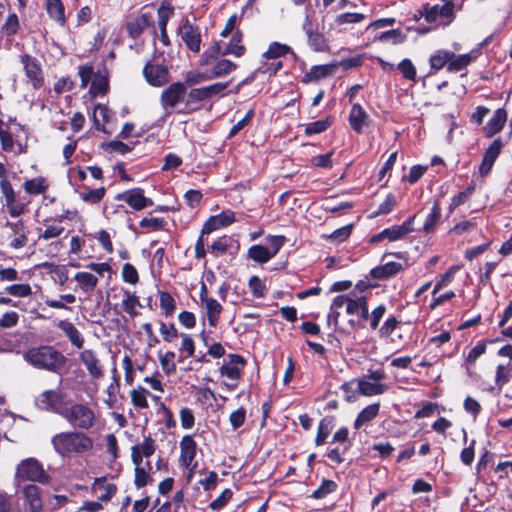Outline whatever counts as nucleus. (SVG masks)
<instances>
[{
	"instance_id": "nucleus-1",
	"label": "nucleus",
	"mask_w": 512,
	"mask_h": 512,
	"mask_svg": "<svg viewBox=\"0 0 512 512\" xmlns=\"http://www.w3.org/2000/svg\"><path fill=\"white\" fill-rule=\"evenodd\" d=\"M24 360L34 368L60 374L67 358L51 345L30 347L24 352Z\"/></svg>"
},
{
	"instance_id": "nucleus-2",
	"label": "nucleus",
	"mask_w": 512,
	"mask_h": 512,
	"mask_svg": "<svg viewBox=\"0 0 512 512\" xmlns=\"http://www.w3.org/2000/svg\"><path fill=\"white\" fill-rule=\"evenodd\" d=\"M54 450L63 457L83 454L93 448V440L83 432H61L52 437Z\"/></svg>"
},
{
	"instance_id": "nucleus-3",
	"label": "nucleus",
	"mask_w": 512,
	"mask_h": 512,
	"mask_svg": "<svg viewBox=\"0 0 512 512\" xmlns=\"http://www.w3.org/2000/svg\"><path fill=\"white\" fill-rule=\"evenodd\" d=\"M155 452L154 440L146 437L141 444L132 447V461L135 465L134 484L137 488H142L152 483V466L149 460L143 461V457L148 458Z\"/></svg>"
},
{
	"instance_id": "nucleus-4",
	"label": "nucleus",
	"mask_w": 512,
	"mask_h": 512,
	"mask_svg": "<svg viewBox=\"0 0 512 512\" xmlns=\"http://www.w3.org/2000/svg\"><path fill=\"white\" fill-rule=\"evenodd\" d=\"M221 53L220 45L216 42L200 57L199 65L207 68L211 80L224 77L238 67L236 63L220 57Z\"/></svg>"
},
{
	"instance_id": "nucleus-5",
	"label": "nucleus",
	"mask_w": 512,
	"mask_h": 512,
	"mask_svg": "<svg viewBox=\"0 0 512 512\" xmlns=\"http://www.w3.org/2000/svg\"><path fill=\"white\" fill-rule=\"evenodd\" d=\"M17 482L30 481L40 484H49L51 476L45 471L42 463L36 458H26L17 465L15 471Z\"/></svg>"
},
{
	"instance_id": "nucleus-6",
	"label": "nucleus",
	"mask_w": 512,
	"mask_h": 512,
	"mask_svg": "<svg viewBox=\"0 0 512 512\" xmlns=\"http://www.w3.org/2000/svg\"><path fill=\"white\" fill-rule=\"evenodd\" d=\"M61 415L73 427L88 430L94 425L95 414L84 404H73L62 410Z\"/></svg>"
},
{
	"instance_id": "nucleus-7",
	"label": "nucleus",
	"mask_w": 512,
	"mask_h": 512,
	"mask_svg": "<svg viewBox=\"0 0 512 512\" xmlns=\"http://www.w3.org/2000/svg\"><path fill=\"white\" fill-rule=\"evenodd\" d=\"M0 191L5 199V205L11 217H19L30 204V199L26 196L17 197L8 179L0 180Z\"/></svg>"
},
{
	"instance_id": "nucleus-8",
	"label": "nucleus",
	"mask_w": 512,
	"mask_h": 512,
	"mask_svg": "<svg viewBox=\"0 0 512 512\" xmlns=\"http://www.w3.org/2000/svg\"><path fill=\"white\" fill-rule=\"evenodd\" d=\"M0 191L5 199V205L11 217H19L30 204V199L26 196L17 197L8 179L0 180Z\"/></svg>"
},
{
	"instance_id": "nucleus-9",
	"label": "nucleus",
	"mask_w": 512,
	"mask_h": 512,
	"mask_svg": "<svg viewBox=\"0 0 512 512\" xmlns=\"http://www.w3.org/2000/svg\"><path fill=\"white\" fill-rule=\"evenodd\" d=\"M346 313L348 315H356L357 320H349V325L352 329H359L364 327V322L369 318V310L367 297L363 294H358L355 290L350 291V298L347 303Z\"/></svg>"
},
{
	"instance_id": "nucleus-10",
	"label": "nucleus",
	"mask_w": 512,
	"mask_h": 512,
	"mask_svg": "<svg viewBox=\"0 0 512 512\" xmlns=\"http://www.w3.org/2000/svg\"><path fill=\"white\" fill-rule=\"evenodd\" d=\"M267 240L269 241L270 247L253 245L248 249L247 255L249 259L259 264L267 263L269 260L276 256L281 247L284 245L286 239L282 235H276L269 236Z\"/></svg>"
},
{
	"instance_id": "nucleus-11",
	"label": "nucleus",
	"mask_w": 512,
	"mask_h": 512,
	"mask_svg": "<svg viewBox=\"0 0 512 512\" xmlns=\"http://www.w3.org/2000/svg\"><path fill=\"white\" fill-rule=\"evenodd\" d=\"M20 63L23 66L27 82L31 84L34 90H39L45 83V75L40 61L28 54L20 55Z\"/></svg>"
},
{
	"instance_id": "nucleus-12",
	"label": "nucleus",
	"mask_w": 512,
	"mask_h": 512,
	"mask_svg": "<svg viewBox=\"0 0 512 512\" xmlns=\"http://www.w3.org/2000/svg\"><path fill=\"white\" fill-rule=\"evenodd\" d=\"M303 30L308 37L309 45L315 51H325L327 49V42L324 35L317 31L314 19V11L306 8V17L303 22Z\"/></svg>"
},
{
	"instance_id": "nucleus-13",
	"label": "nucleus",
	"mask_w": 512,
	"mask_h": 512,
	"mask_svg": "<svg viewBox=\"0 0 512 512\" xmlns=\"http://www.w3.org/2000/svg\"><path fill=\"white\" fill-rule=\"evenodd\" d=\"M186 94V87L181 82H174L164 89L160 96V103L162 108L167 112L171 113L177 104L184 100Z\"/></svg>"
},
{
	"instance_id": "nucleus-14",
	"label": "nucleus",
	"mask_w": 512,
	"mask_h": 512,
	"mask_svg": "<svg viewBox=\"0 0 512 512\" xmlns=\"http://www.w3.org/2000/svg\"><path fill=\"white\" fill-rule=\"evenodd\" d=\"M146 81L155 87L164 86L169 82L170 74L167 66L155 61L148 62L143 68Z\"/></svg>"
},
{
	"instance_id": "nucleus-15",
	"label": "nucleus",
	"mask_w": 512,
	"mask_h": 512,
	"mask_svg": "<svg viewBox=\"0 0 512 512\" xmlns=\"http://www.w3.org/2000/svg\"><path fill=\"white\" fill-rule=\"evenodd\" d=\"M5 226L11 231L9 247L18 250L27 245L29 229L22 219H18L15 222L7 221Z\"/></svg>"
},
{
	"instance_id": "nucleus-16",
	"label": "nucleus",
	"mask_w": 512,
	"mask_h": 512,
	"mask_svg": "<svg viewBox=\"0 0 512 512\" xmlns=\"http://www.w3.org/2000/svg\"><path fill=\"white\" fill-rule=\"evenodd\" d=\"M35 405L40 410L52 411L61 415L63 395L56 390H46L35 399Z\"/></svg>"
},
{
	"instance_id": "nucleus-17",
	"label": "nucleus",
	"mask_w": 512,
	"mask_h": 512,
	"mask_svg": "<svg viewBox=\"0 0 512 512\" xmlns=\"http://www.w3.org/2000/svg\"><path fill=\"white\" fill-rule=\"evenodd\" d=\"M197 453V443L190 435H185L180 441L179 463L182 467L193 470L197 463L195 457Z\"/></svg>"
},
{
	"instance_id": "nucleus-18",
	"label": "nucleus",
	"mask_w": 512,
	"mask_h": 512,
	"mask_svg": "<svg viewBox=\"0 0 512 512\" xmlns=\"http://www.w3.org/2000/svg\"><path fill=\"white\" fill-rule=\"evenodd\" d=\"M178 33L189 50L195 53L200 51L201 34L198 27L192 25L188 20H186L179 27Z\"/></svg>"
},
{
	"instance_id": "nucleus-19",
	"label": "nucleus",
	"mask_w": 512,
	"mask_h": 512,
	"mask_svg": "<svg viewBox=\"0 0 512 512\" xmlns=\"http://www.w3.org/2000/svg\"><path fill=\"white\" fill-rule=\"evenodd\" d=\"M444 4L442 6L434 5L429 6L426 5V21L428 23H434L439 18H448V21L444 23V25H448L453 17H454V4L451 0H443Z\"/></svg>"
},
{
	"instance_id": "nucleus-20",
	"label": "nucleus",
	"mask_w": 512,
	"mask_h": 512,
	"mask_svg": "<svg viewBox=\"0 0 512 512\" xmlns=\"http://www.w3.org/2000/svg\"><path fill=\"white\" fill-rule=\"evenodd\" d=\"M229 362L223 364L219 368V372L222 376H225L231 380H238L241 377L242 370L246 364L245 359L238 354H230L228 356Z\"/></svg>"
},
{
	"instance_id": "nucleus-21",
	"label": "nucleus",
	"mask_w": 512,
	"mask_h": 512,
	"mask_svg": "<svg viewBox=\"0 0 512 512\" xmlns=\"http://www.w3.org/2000/svg\"><path fill=\"white\" fill-rule=\"evenodd\" d=\"M502 147V141L497 138L486 149L479 167V173L481 176H487L490 173L497 157L501 152Z\"/></svg>"
},
{
	"instance_id": "nucleus-22",
	"label": "nucleus",
	"mask_w": 512,
	"mask_h": 512,
	"mask_svg": "<svg viewBox=\"0 0 512 512\" xmlns=\"http://www.w3.org/2000/svg\"><path fill=\"white\" fill-rule=\"evenodd\" d=\"M79 359L81 363L86 367L89 375L94 379H99L103 376L104 370L100 360L96 356L95 352L91 349L83 350Z\"/></svg>"
},
{
	"instance_id": "nucleus-23",
	"label": "nucleus",
	"mask_w": 512,
	"mask_h": 512,
	"mask_svg": "<svg viewBox=\"0 0 512 512\" xmlns=\"http://www.w3.org/2000/svg\"><path fill=\"white\" fill-rule=\"evenodd\" d=\"M22 494L30 512L42 511L43 501L40 487L35 484H27L23 487Z\"/></svg>"
},
{
	"instance_id": "nucleus-24",
	"label": "nucleus",
	"mask_w": 512,
	"mask_h": 512,
	"mask_svg": "<svg viewBox=\"0 0 512 512\" xmlns=\"http://www.w3.org/2000/svg\"><path fill=\"white\" fill-rule=\"evenodd\" d=\"M349 124L357 133L369 125V116L359 104H354L349 114Z\"/></svg>"
},
{
	"instance_id": "nucleus-25",
	"label": "nucleus",
	"mask_w": 512,
	"mask_h": 512,
	"mask_svg": "<svg viewBox=\"0 0 512 512\" xmlns=\"http://www.w3.org/2000/svg\"><path fill=\"white\" fill-rule=\"evenodd\" d=\"M44 7L48 16L53 21L58 23L61 27L66 25L65 6L62 0H44Z\"/></svg>"
},
{
	"instance_id": "nucleus-26",
	"label": "nucleus",
	"mask_w": 512,
	"mask_h": 512,
	"mask_svg": "<svg viewBox=\"0 0 512 512\" xmlns=\"http://www.w3.org/2000/svg\"><path fill=\"white\" fill-rule=\"evenodd\" d=\"M357 383V392L363 396L381 395L387 390V385L376 383L369 378H359L355 380Z\"/></svg>"
},
{
	"instance_id": "nucleus-27",
	"label": "nucleus",
	"mask_w": 512,
	"mask_h": 512,
	"mask_svg": "<svg viewBox=\"0 0 512 512\" xmlns=\"http://www.w3.org/2000/svg\"><path fill=\"white\" fill-rule=\"evenodd\" d=\"M109 90V79L107 73L100 70L96 72L89 87V94L92 98L104 96Z\"/></svg>"
},
{
	"instance_id": "nucleus-28",
	"label": "nucleus",
	"mask_w": 512,
	"mask_h": 512,
	"mask_svg": "<svg viewBox=\"0 0 512 512\" xmlns=\"http://www.w3.org/2000/svg\"><path fill=\"white\" fill-rule=\"evenodd\" d=\"M202 305L205 309L209 325L216 327L223 311L222 305L214 298L204 297H202Z\"/></svg>"
},
{
	"instance_id": "nucleus-29",
	"label": "nucleus",
	"mask_w": 512,
	"mask_h": 512,
	"mask_svg": "<svg viewBox=\"0 0 512 512\" xmlns=\"http://www.w3.org/2000/svg\"><path fill=\"white\" fill-rule=\"evenodd\" d=\"M57 326L62 332H64L73 346L77 349H81L83 347L84 338L72 322L69 320H60Z\"/></svg>"
},
{
	"instance_id": "nucleus-30",
	"label": "nucleus",
	"mask_w": 512,
	"mask_h": 512,
	"mask_svg": "<svg viewBox=\"0 0 512 512\" xmlns=\"http://www.w3.org/2000/svg\"><path fill=\"white\" fill-rule=\"evenodd\" d=\"M153 205V200L145 195L142 188L135 187L130 189V208L141 211Z\"/></svg>"
},
{
	"instance_id": "nucleus-31",
	"label": "nucleus",
	"mask_w": 512,
	"mask_h": 512,
	"mask_svg": "<svg viewBox=\"0 0 512 512\" xmlns=\"http://www.w3.org/2000/svg\"><path fill=\"white\" fill-rule=\"evenodd\" d=\"M92 490L97 493L98 491H102L100 495H98V500L102 502L109 501L116 493L117 488L112 483H107L106 477L96 478L92 485Z\"/></svg>"
},
{
	"instance_id": "nucleus-32",
	"label": "nucleus",
	"mask_w": 512,
	"mask_h": 512,
	"mask_svg": "<svg viewBox=\"0 0 512 512\" xmlns=\"http://www.w3.org/2000/svg\"><path fill=\"white\" fill-rule=\"evenodd\" d=\"M404 269L401 263L387 262L383 265L373 268L370 272L374 279H385L396 275Z\"/></svg>"
},
{
	"instance_id": "nucleus-33",
	"label": "nucleus",
	"mask_w": 512,
	"mask_h": 512,
	"mask_svg": "<svg viewBox=\"0 0 512 512\" xmlns=\"http://www.w3.org/2000/svg\"><path fill=\"white\" fill-rule=\"evenodd\" d=\"M414 217L411 219L405 221L403 224L398 226H392L390 228L384 229L382 231V235H385L386 239L389 241H396L407 234L411 233L413 231L412 222Z\"/></svg>"
},
{
	"instance_id": "nucleus-34",
	"label": "nucleus",
	"mask_w": 512,
	"mask_h": 512,
	"mask_svg": "<svg viewBox=\"0 0 512 512\" xmlns=\"http://www.w3.org/2000/svg\"><path fill=\"white\" fill-rule=\"evenodd\" d=\"M507 120V113L504 109H498L495 111L492 118L487 122L485 126L486 135L491 137L499 133Z\"/></svg>"
},
{
	"instance_id": "nucleus-35",
	"label": "nucleus",
	"mask_w": 512,
	"mask_h": 512,
	"mask_svg": "<svg viewBox=\"0 0 512 512\" xmlns=\"http://www.w3.org/2000/svg\"><path fill=\"white\" fill-rule=\"evenodd\" d=\"M243 34L241 31H236L233 33L229 43L227 44L224 51H222L221 55H233L236 57H241L245 54L246 48L242 44Z\"/></svg>"
},
{
	"instance_id": "nucleus-36",
	"label": "nucleus",
	"mask_w": 512,
	"mask_h": 512,
	"mask_svg": "<svg viewBox=\"0 0 512 512\" xmlns=\"http://www.w3.org/2000/svg\"><path fill=\"white\" fill-rule=\"evenodd\" d=\"M110 119V111L109 109L102 104H97L94 109L93 121L95 128L97 130L103 131L105 133H110L105 125L109 123Z\"/></svg>"
},
{
	"instance_id": "nucleus-37",
	"label": "nucleus",
	"mask_w": 512,
	"mask_h": 512,
	"mask_svg": "<svg viewBox=\"0 0 512 512\" xmlns=\"http://www.w3.org/2000/svg\"><path fill=\"white\" fill-rule=\"evenodd\" d=\"M379 403H374L366 406L357 416L354 422L355 429L361 428L366 423L373 420L379 413Z\"/></svg>"
},
{
	"instance_id": "nucleus-38",
	"label": "nucleus",
	"mask_w": 512,
	"mask_h": 512,
	"mask_svg": "<svg viewBox=\"0 0 512 512\" xmlns=\"http://www.w3.org/2000/svg\"><path fill=\"white\" fill-rule=\"evenodd\" d=\"M23 188L29 195H39L47 190L48 183L44 177H36L25 180Z\"/></svg>"
},
{
	"instance_id": "nucleus-39",
	"label": "nucleus",
	"mask_w": 512,
	"mask_h": 512,
	"mask_svg": "<svg viewBox=\"0 0 512 512\" xmlns=\"http://www.w3.org/2000/svg\"><path fill=\"white\" fill-rule=\"evenodd\" d=\"M52 220V218H46L43 220V225L45 226V229L43 231H41V229H38L39 239L50 240L59 237L63 233L64 227L62 225L49 224Z\"/></svg>"
},
{
	"instance_id": "nucleus-40",
	"label": "nucleus",
	"mask_w": 512,
	"mask_h": 512,
	"mask_svg": "<svg viewBox=\"0 0 512 512\" xmlns=\"http://www.w3.org/2000/svg\"><path fill=\"white\" fill-rule=\"evenodd\" d=\"M333 71V66L330 65H315L311 67L303 77V82H313L329 76Z\"/></svg>"
},
{
	"instance_id": "nucleus-41",
	"label": "nucleus",
	"mask_w": 512,
	"mask_h": 512,
	"mask_svg": "<svg viewBox=\"0 0 512 512\" xmlns=\"http://www.w3.org/2000/svg\"><path fill=\"white\" fill-rule=\"evenodd\" d=\"M512 378V365L510 363L507 364H499L496 368L495 372V384L499 391H501L502 387L507 384Z\"/></svg>"
},
{
	"instance_id": "nucleus-42",
	"label": "nucleus",
	"mask_w": 512,
	"mask_h": 512,
	"mask_svg": "<svg viewBox=\"0 0 512 512\" xmlns=\"http://www.w3.org/2000/svg\"><path fill=\"white\" fill-rule=\"evenodd\" d=\"M151 21V15L147 13H142L133 18V21L130 22V36H138L140 35L144 29H146Z\"/></svg>"
},
{
	"instance_id": "nucleus-43",
	"label": "nucleus",
	"mask_w": 512,
	"mask_h": 512,
	"mask_svg": "<svg viewBox=\"0 0 512 512\" xmlns=\"http://www.w3.org/2000/svg\"><path fill=\"white\" fill-rule=\"evenodd\" d=\"M289 52H291V48L288 45L279 42H272L269 45L268 50L263 53V58L266 60H276L287 55Z\"/></svg>"
},
{
	"instance_id": "nucleus-44",
	"label": "nucleus",
	"mask_w": 512,
	"mask_h": 512,
	"mask_svg": "<svg viewBox=\"0 0 512 512\" xmlns=\"http://www.w3.org/2000/svg\"><path fill=\"white\" fill-rule=\"evenodd\" d=\"M74 278L85 292L93 291L98 283L97 277L89 272H77Z\"/></svg>"
},
{
	"instance_id": "nucleus-45",
	"label": "nucleus",
	"mask_w": 512,
	"mask_h": 512,
	"mask_svg": "<svg viewBox=\"0 0 512 512\" xmlns=\"http://www.w3.org/2000/svg\"><path fill=\"white\" fill-rule=\"evenodd\" d=\"M4 292L19 298H25L32 295V287L28 283L12 284L5 287Z\"/></svg>"
},
{
	"instance_id": "nucleus-46",
	"label": "nucleus",
	"mask_w": 512,
	"mask_h": 512,
	"mask_svg": "<svg viewBox=\"0 0 512 512\" xmlns=\"http://www.w3.org/2000/svg\"><path fill=\"white\" fill-rule=\"evenodd\" d=\"M160 308L166 316H171L176 308V303L172 295L168 292L159 293Z\"/></svg>"
},
{
	"instance_id": "nucleus-47",
	"label": "nucleus",
	"mask_w": 512,
	"mask_h": 512,
	"mask_svg": "<svg viewBox=\"0 0 512 512\" xmlns=\"http://www.w3.org/2000/svg\"><path fill=\"white\" fill-rule=\"evenodd\" d=\"M440 217H441L440 206L438 203H434V205L431 209V212L428 214V216L425 220V223L423 226L424 232L430 233L431 231H433L434 227L440 220Z\"/></svg>"
},
{
	"instance_id": "nucleus-48",
	"label": "nucleus",
	"mask_w": 512,
	"mask_h": 512,
	"mask_svg": "<svg viewBox=\"0 0 512 512\" xmlns=\"http://www.w3.org/2000/svg\"><path fill=\"white\" fill-rule=\"evenodd\" d=\"M454 53L448 51H439L435 55L430 58V65L435 70L442 69L445 64H449L451 58H453Z\"/></svg>"
},
{
	"instance_id": "nucleus-49",
	"label": "nucleus",
	"mask_w": 512,
	"mask_h": 512,
	"mask_svg": "<svg viewBox=\"0 0 512 512\" xmlns=\"http://www.w3.org/2000/svg\"><path fill=\"white\" fill-rule=\"evenodd\" d=\"M472 61V56L470 54H462L456 56L454 54L453 58L450 59L448 64L449 71H460L464 69L467 65H469Z\"/></svg>"
},
{
	"instance_id": "nucleus-50",
	"label": "nucleus",
	"mask_w": 512,
	"mask_h": 512,
	"mask_svg": "<svg viewBox=\"0 0 512 512\" xmlns=\"http://www.w3.org/2000/svg\"><path fill=\"white\" fill-rule=\"evenodd\" d=\"M381 42H391L392 44H400L406 40V35L399 29H392L381 33L378 37Z\"/></svg>"
},
{
	"instance_id": "nucleus-51",
	"label": "nucleus",
	"mask_w": 512,
	"mask_h": 512,
	"mask_svg": "<svg viewBox=\"0 0 512 512\" xmlns=\"http://www.w3.org/2000/svg\"><path fill=\"white\" fill-rule=\"evenodd\" d=\"M458 266H451L448 271L443 274L440 280L435 284L432 294L435 296L441 289L448 286L454 279Z\"/></svg>"
},
{
	"instance_id": "nucleus-52",
	"label": "nucleus",
	"mask_w": 512,
	"mask_h": 512,
	"mask_svg": "<svg viewBox=\"0 0 512 512\" xmlns=\"http://www.w3.org/2000/svg\"><path fill=\"white\" fill-rule=\"evenodd\" d=\"M19 30V18L16 13L8 15L5 23L2 26V32L6 36H13Z\"/></svg>"
},
{
	"instance_id": "nucleus-53",
	"label": "nucleus",
	"mask_w": 512,
	"mask_h": 512,
	"mask_svg": "<svg viewBox=\"0 0 512 512\" xmlns=\"http://www.w3.org/2000/svg\"><path fill=\"white\" fill-rule=\"evenodd\" d=\"M84 253L83 256L87 258H99L101 255H97V251L95 249L96 244V235L92 233L84 234Z\"/></svg>"
},
{
	"instance_id": "nucleus-54",
	"label": "nucleus",
	"mask_w": 512,
	"mask_h": 512,
	"mask_svg": "<svg viewBox=\"0 0 512 512\" xmlns=\"http://www.w3.org/2000/svg\"><path fill=\"white\" fill-rule=\"evenodd\" d=\"M397 69L407 80L415 81L416 79V68L410 59H403L397 66Z\"/></svg>"
},
{
	"instance_id": "nucleus-55",
	"label": "nucleus",
	"mask_w": 512,
	"mask_h": 512,
	"mask_svg": "<svg viewBox=\"0 0 512 512\" xmlns=\"http://www.w3.org/2000/svg\"><path fill=\"white\" fill-rule=\"evenodd\" d=\"M473 192H474V186L471 185V186L467 187L464 191L455 195L451 200V203L449 205V210L453 211L458 206L467 202L469 200V198L472 196Z\"/></svg>"
},
{
	"instance_id": "nucleus-56",
	"label": "nucleus",
	"mask_w": 512,
	"mask_h": 512,
	"mask_svg": "<svg viewBox=\"0 0 512 512\" xmlns=\"http://www.w3.org/2000/svg\"><path fill=\"white\" fill-rule=\"evenodd\" d=\"M330 125L331 121L329 118L311 122L306 125L305 133L306 135L319 134L326 131Z\"/></svg>"
},
{
	"instance_id": "nucleus-57",
	"label": "nucleus",
	"mask_w": 512,
	"mask_h": 512,
	"mask_svg": "<svg viewBox=\"0 0 512 512\" xmlns=\"http://www.w3.org/2000/svg\"><path fill=\"white\" fill-rule=\"evenodd\" d=\"M337 488V485L332 480H326L324 479L320 485L319 488H317L313 494L312 497L315 499H321L327 496L328 494L334 492Z\"/></svg>"
},
{
	"instance_id": "nucleus-58",
	"label": "nucleus",
	"mask_w": 512,
	"mask_h": 512,
	"mask_svg": "<svg viewBox=\"0 0 512 512\" xmlns=\"http://www.w3.org/2000/svg\"><path fill=\"white\" fill-rule=\"evenodd\" d=\"M78 74L81 80L80 87L86 88L94 78L96 72H94L92 65H81L79 66Z\"/></svg>"
},
{
	"instance_id": "nucleus-59",
	"label": "nucleus",
	"mask_w": 512,
	"mask_h": 512,
	"mask_svg": "<svg viewBox=\"0 0 512 512\" xmlns=\"http://www.w3.org/2000/svg\"><path fill=\"white\" fill-rule=\"evenodd\" d=\"M150 395V393L140 387L138 389H134L132 392H131V397H132V402L135 406L137 407H140V408H145L147 407V396Z\"/></svg>"
},
{
	"instance_id": "nucleus-60",
	"label": "nucleus",
	"mask_w": 512,
	"mask_h": 512,
	"mask_svg": "<svg viewBox=\"0 0 512 512\" xmlns=\"http://www.w3.org/2000/svg\"><path fill=\"white\" fill-rule=\"evenodd\" d=\"M330 424L326 419L321 420L317 429L315 444L317 446L323 445L330 434Z\"/></svg>"
},
{
	"instance_id": "nucleus-61",
	"label": "nucleus",
	"mask_w": 512,
	"mask_h": 512,
	"mask_svg": "<svg viewBox=\"0 0 512 512\" xmlns=\"http://www.w3.org/2000/svg\"><path fill=\"white\" fill-rule=\"evenodd\" d=\"M365 19V15L362 13H343L336 17V23L338 25L359 23Z\"/></svg>"
},
{
	"instance_id": "nucleus-62",
	"label": "nucleus",
	"mask_w": 512,
	"mask_h": 512,
	"mask_svg": "<svg viewBox=\"0 0 512 512\" xmlns=\"http://www.w3.org/2000/svg\"><path fill=\"white\" fill-rule=\"evenodd\" d=\"M95 235L96 242L99 244L101 249L106 253H111L113 251V245L111 242L110 234L105 230H101Z\"/></svg>"
},
{
	"instance_id": "nucleus-63",
	"label": "nucleus",
	"mask_w": 512,
	"mask_h": 512,
	"mask_svg": "<svg viewBox=\"0 0 512 512\" xmlns=\"http://www.w3.org/2000/svg\"><path fill=\"white\" fill-rule=\"evenodd\" d=\"M232 496H233L232 490L225 489L215 500H213L209 504V507L212 510H220L228 503V501L232 498Z\"/></svg>"
},
{
	"instance_id": "nucleus-64",
	"label": "nucleus",
	"mask_w": 512,
	"mask_h": 512,
	"mask_svg": "<svg viewBox=\"0 0 512 512\" xmlns=\"http://www.w3.org/2000/svg\"><path fill=\"white\" fill-rule=\"evenodd\" d=\"M332 155L333 152L330 151L325 154L316 155L311 158V163L315 167L319 168H331L332 167Z\"/></svg>"
}]
</instances>
